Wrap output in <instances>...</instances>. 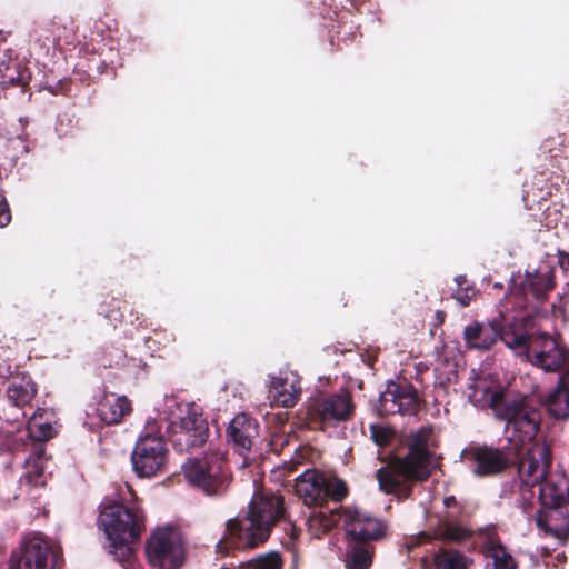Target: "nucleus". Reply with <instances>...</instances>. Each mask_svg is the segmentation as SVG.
Masks as SVG:
<instances>
[{
    "label": "nucleus",
    "mask_w": 569,
    "mask_h": 569,
    "mask_svg": "<svg viewBox=\"0 0 569 569\" xmlns=\"http://www.w3.org/2000/svg\"><path fill=\"white\" fill-rule=\"evenodd\" d=\"M437 569H467L468 560L456 550H440L435 556Z\"/></svg>",
    "instance_id": "c85d7f7f"
},
{
    "label": "nucleus",
    "mask_w": 569,
    "mask_h": 569,
    "mask_svg": "<svg viewBox=\"0 0 569 569\" xmlns=\"http://www.w3.org/2000/svg\"><path fill=\"white\" fill-rule=\"evenodd\" d=\"M168 449L160 437H139L131 453L133 471L141 478H150L162 470L167 462Z\"/></svg>",
    "instance_id": "f8f14e48"
},
{
    "label": "nucleus",
    "mask_w": 569,
    "mask_h": 569,
    "mask_svg": "<svg viewBox=\"0 0 569 569\" xmlns=\"http://www.w3.org/2000/svg\"><path fill=\"white\" fill-rule=\"evenodd\" d=\"M310 416L322 422L347 421L353 415V402L347 390L316 399L309 408Z\"/></svg>",
    "instance_id": "2eb2a0df"
},
{
    "label": "nucleus",
    "mask_w": 569,
    "mask_h": 569,
    "mask_svg": "<svg viewBox=\"0 0 569 569\" xmlns=\"http://www.w3.org/2000/svg\"><path fill=\"white\" fill-rule=\"evenodd\" d=\"M508 451L518 458V481L513 485L517 507L530 515L537 505L533 488L541 485L551 471V455L546 443L535 442L540 413L536 406L517 401L503 412Z\"/></svg>",
    "instance_id": "f257e3e1"
},
{
    "label": "nucleus",
    "mask_w": 569,
    "mask_h": 569,
    "mask_svg": "<svg viewBox=\"0 0 569 569\" xmlns=\"http://www.w3.org/2000/svg\"><path fill=\"white\" fill-rule=\"evenodd\" d=\"M9 63H6L4 60L0 62V76L3 78L4 81H8L9 83H21L22 78L20 76L14 77L13 74H7V71L9 70Z\"/></svg>",
    "instance_id": "e433bc0d"
},
{
    "label": "nucleus",
    "mask_w": 569,
    "mask_h": 569,
    "mask_svg": "<svg viewBox=\"0 0 569 569\" xmlns=\"http://www.w3.org/2000/svg\"><path fill=\"white\" fill-rule=\"evenodd\" d=\"M487 556L492 559L495 569H515L516 562L511 555L507 552L503 546L498 542L489 541Z\"/></svg>",
    "instance_id": "c756f323"
},
{
    "label": "nucleus",
    "mask_w": 569,
    "mask_h": 569,
    "mask_svg": "<svg viewBox=\"0 0 569 569\" xmlns=\"http://www.w3.org/2000/svg\"><path fill=\"white\" fill-rule=\"evenodd\" d=\"M510 328H519L517 325H510L500 330L495 322L473 321L463 329V340L469 349L488 350L502 335Z\"/></svg>",
    "instance_id": "6ab92c4d"
},
{
    "label": "nucleus",
    "mask_w": 569,
    "mask_h": 569,
    "mask_svg": "<svg viewBox=\"0 0 569 569\" xmlns=\"http://www.w3.org/2000/svg\"><path fill=\"white\" fill-rule=\"evenodd\" d=\"M283 515V501L276 495L254 493L247 516L227 522L224 539L239 548H253L264 542L271 528Z\"/></svg>",
    "instance_id": "20e7f679"
},
{
    "label": "nucleus",
    "mask_w": 569,
    "mask_h": 569,
    "mask_svg": "<svg viewBox=\"0 0 569 569\" xmlns=\"http://www.w3.org/2000/svg\"><path fill=\"white\" fill-rule=\"evenodd\" d=\"M456 513L439 515L438 523L433 530L437 539L446 542H461L470 536V531L458 523L453 522Z\"/></svg>",
    "instance_id": "a878e982"
},
{
    "label": "nucleus",
    "mask_w": 569,
    "mask_h": 569,
    "mask_svg": "<svg viewBox=\"0 0 569 569\" xmlns=\"http://www.w3.org/2000/svg\"><path fill=\"white\" fill-rule=\"evenodd\" d=\"M186 480L194 487L200 488L207 496L222 493L226 488V478L221 475V462L216 458L188 459L183 466Z\"/></svg>",
    "instance_id": "9b49d317"
},
{
    "label": "nucleus",
    "mask_w": 569,
    "mask_h": 569,
    "mask_svg": "<svg viewBox=\"0 0 569 569\" xmlns=\"http://www.w3.org/2000/svg\"><path fill=\"white\" fill-rule=\"evenodd\" d=\"M463 461L475 476H489L503 470L507 466V458L498 449L488 447H469L461 453Z\"/></svg>",
    "instance_id": "dca6fc26"
},
{
    "label": "nucleus",
    "mask_w": 569,
    "mask_h": 569,
    "mask_svg": "<svg viewBox=\"0 0 569 569\" xmlns=\"http://www.w3.org/2000/svg\"><path fill=\"white\" fill-rule=\"evenodd\" d=\"M94 410L101 422L116 425L131 411V403L126 396L110 395L106 396Z\"/></svg>",
    "instance_id": "5701e85b"
},
{
    "label": "nucleus",
    "mask_w": 569,
    "mask_h": 569,
    "mask_svg": "<svg viewBox=\"0 0 569 569\" xmlns=\"http://www.w3.org/2000/svg\"><path fill=\"white\" fill-rule=\"evenodd\" d=\"M431 430L421 428L408 439V455L393 460L389 466L377 470L380 490L401 496L407 480H425L437 467L435 456L429 450Z\"/></svg>",
    "instance_id": "7ed1b4c3"
},
{
    "label": "nucleus",
    "mask_w": 569,
    "mask_h": 569,
    "mask_svg": "<svg viewBox=\"0 0 569 569\" xmlns=\"http://www.w3.org/2000/svg\"><path fill=\"white\" fill-rule=\"evenodd\" d=\"M558 259L550 256L542 258L536 267L526 270L525 283L535 299H541L555 286V270Z\"/></svg>",
    "instance_id": "aec40b11"
},
{
    "label": "nucleus",
    "mask_w": 569,
    "mask_h": 569,
    "mask_svg": "<svg viewBox=\"0 0 569 569\" xmlns=\"http://www.w3.org/2000/svg\"><path fill=\"white\" fill-rule=\"evenodd\" d=\"M217 547H218L219 549H222V541H219V542H218V545H217Z\"/></svg>",
    "instance_id": "ea45409f"
},
{
    "label": "nucleus",
    "mask_w": 569,
    "mask_h": 569,
    "mask_svg": "<svg viewBox=\"0 0 569 569\" xmlns=\"http://www.w3.org/2000/svg\"><path fill=\"white\" fill-rule=\"evenodd\" d=\"M545 405L553 417H569V370L559 377L557 388L548 395Z\"/></svg>",
    "instance_id": "b1692460"
},
{
    "label": "nucleus",
    "mask_w": 569,
    "mask_h": 569,
    "mask_svg": "<svg viewBox=\"0 0 569 569\" xmlns=\"http://www.w3.org/2000/svg\"><path fill=\"white\" fill-rule=\"evenodd\" d=\"M343 525L346 533L358 541L378 539L383 532L380 520L359 509H348L345 512Z\"/></svg>",
    "instance_id": "a211bd4d"
},
{
    "label": "nucleus",
    "mask_w": 569,
    "mask_h": 569,
    "mask_svg": "<svg viewBox=\"0 0 569 569\" xmlns=\"http://www.w3.org/2000/svg\"><path fill=\"white\" fill-rule=\"evenodd\" d=\"M282 561L276 551L267 552L246 563L247 569H281Z\"/></svg>",
    "instance_id": "473e14b6"
},
{
    "label": "nucleus",
    "mask_w": 569,
    "mask_h": 569,
    "mask_svg": "<svg viewBox=\"0 0 569 569\" xmlns=\"http://www.w3.org/2000/svg\"><path fill=\"white\" fill-rule=\"evenodd\" d=\"M417 405V395L412 386L389 381L380 393L376 410L380 415L412 413Z\"/></svg>",
    "instance_id": "4468645a"
},
{
    "label": "nucleus",
    "mask_w": 569,
    "mask_h": 569,
    "mask_svg": "<svg viewBox=\"0 0 569 569\" xmlns=\"http://www.w3.org/2000/svg\"><path fill=\"white\" fill-rule=\"evenodd\" d=\"M11 221L9 206L3 194L0 193V228L8 226Z\"/></svg>",
    "instance_id": "c9c22d12"
},
{
    "label": "nucleus",
    "mask_w": 569,
    "mask_h": 569,
    "mask_svg": "<svg viewBox=\"0 0 569 569\" xmlns=\"http://www.w3.org/2000/svg\"><path fill=\"white\" fill-rule=\"evenodd\" d=\"M558 264L565 270V272L569 273V253L559 251L558 254Z\"/></svg>",
    "instance_id": "58836bf2"
},
{
    "label": "nucleus",
    "mask_w": 569,
    "mask_h": 569,
    "mask_svg": "<svg viewBox=\"0 0 569 569\" xmlns=\"http://www.w3.org/2000/svg\"><path fill=\"white\" fill-rule=\"evenodd\" d=\"M568 503L569 477L561 471H553L540 485L537 505L526 516L535 518L539 528L565 541L569 537V519L557 509Z\"/></svg>",
    "instance_id": "39448f33"
},
{
    "label": "nucleus",
    "mask_w": 569,
    "mask_h": 569,
    "mask_svg": "<svg viewBox=\"0 0 569 569\" xmlns=\"http://www.w3.org/2000/svg\"><path fill=\"white\" fill-rule=\"evenodd\" d=\"M339 516L333 511H312L307 519V529L312 538L319 539L338 522Z\"/></svg>",
    "instance_id": "bb28decb"
},
{
    "label": "nucleus",
    "mask_w": 569,
    "mask_h": 569,
    "mask_svg": "<svg viewBox=\"0 0 569 569\" xmlns=\"http://www.w3.org/2000/svg\"><path fill=\"white\" fill-rule=\"evenodd\" d=\"M347 493L348 489L343 480L339 478L327 479L325 477L323 500L326 498H331L332 500L340 501L347 496Z\"/></svg>",
    "instance_id": "72a5a7b5"
},
{
    "label": "nucleus",
    "mask_w": 569,
    "mask_h": 569,
    "mask_svg": "<svg viewBox=\"0 0 569 569\" xmlns=\"http://www.w3.org/2000/svg\"><path fill=\"white\" fill-rule=\"evenodd\" d=\"M269 392L276 405L291 408L300 398V379L295 372H280L270 378Z\"/></svg>",
    "instance_id": "412c9836"
},
{
    "label": "nucleus",
    "mask_w": 569,
    "mask_h": 569,
    "mask_svg": "<svg viewBox=\"0 0 569 569\" xmlns=\"http://www.w3.org/2000/svg\"><path fill=\"white\" fill-rule=\"evenodd\" d=\"M44 409H37L30 418L28 425L19 429V439L36 440L32 453L26 459L24 473L19 480L20 495L26 498H33L34 491L40 489L46 483L44 478V463H46V449L42 441L48 440L56 433L54 427L49 421H41Z\"/></svg>",
    "instance_id": "0eeeda50"
},
{
    "label": "nucleus",
    "mask_w": 569,
    "mask_h": 569,
    "mask_svg": "<svg viewBox=\"0 0 569 569\" xmlns=\"http://www.w3.org/2000/svg\"><path fill=\"white\" fill-rule=\"evenodd\" d=\"M370 438L377 446L383 447L393 438V430L386 425H370Z\"/></svg>",
    "instance_id": "f704fd0d"
},
{
    "label": "nucleus",
    "mask_w": 569,
    "mask_h": 569,
    "mask_svg": "<svg viewBox=\"0 0 569 569\" xmlns=\"http://www.w3.org/2000/svg\"><path fill=\"white\" fill-rule=\"evenodd\" d=\"M228 437L234 450L242 457L241 467L249 465V453L258 438V425L246 413H238L230 421Z\"/></svg>",
    "instance_id": "f3484780"
},
{
    "label": "nucleus",
    "mask_w": 569,
    "mask_h": 569,
    "mask_svg": "<svg viewBox=\"0 0 569 569\" xmlns=\"http://www.w3.org/2000/svg\"><path fill=\"white\" fill-rule=\"evenodd\" d=\"M457 289L453 292V298L461 307H467L476 297L477 291L472 284L467 281L466 276L459 274L455 278Z\"/></svg>",
    "instance_id": "2f4dec72"
},
{
    "label": "nucleus",
    "mask_w": 569,
    "mask_h": 569,
    "mask_svg": "<svg viewBox=\"0 0 569 569\" xmlns=\"http://www.w3.org/2000/svg\"><path fill=\"white\" fill-rule=\"evenodd\" d=\"M207 432L208 425L199 406L176 403L170 410L167 433L176 450L183 452L201 446Z\"/></svg>",
    "instance_id": "6e6552de"
},
{
    "label": "nucleus",
    "mask_w": 569,
    "mask_h": 569,
    "mask_svg": "<svg viewBox=\"0 0 569 569\" xmlns=\"http://www.w3.org/2000/svg\"><path fill=\"white\" fill-rule=\"evenodd\" d=\"M150 563L160 569H179L184 561L180 532L171 526L157 527L146 543Z\"/></svg>",
    "instance_id": "1a4fd4ad"
},
{
    "label": "nucleus",
    "mask_w": 569,
    "mask_h": 569,
    "mask_svg": "<svg viewBox=\"0 0 569 569\" xmlns=\"http://www.w3.org/2000/svg\"><path fill=\"white\" fill-rule=\"evenodd\" d=\"M471 382L467 386V396L470 402L478 408H492L500 419L505 420L503 412L506 408L517 401L525 402L527 406H535L528 397L521 396L509 399L501 386H496L487 377L473 376Z\"/></svg>",
    "instance_id": "9d476101"
},
{
    "label": "nucleus",
    "mask_w": 569,
    "mask_h": 569,
    "mask_svg": "<svg viewBox=\"0 0 569 569\" xmlns=\"http://www.w3.org/2000/svg\"><path fill=\"white\" fill-rule=\"evenodd\" d=\"M60 562L59 548L40 536H33L23 542L22 553L11 569H59Z\"/></svg>",
    "instance_id": "ddd939ff"
},
{
    "label": "nucleus",
    "mask_w": 569,
    "mask_h": 569,
    "mask_svg": "<svg viewBox=\"0 0 569 569\" xmlns=\"http://www.w3.org/2000/svg\"><path fill=\"white\" fill-rule=\"evenodd\" d=\"M23 426L0 428V447L9 451L20 450L27 446L29 440L19 439V429Z\"/></svg>",
    "instance_id": "7c9ffc66"
},
{
    "label": "nucleus",
    "mask_w": 569,
    "mask_h": 569,
    "mask_svg": "<svg viewBox=\"0 0 569 569\" xmlns=\"http://www.w3.org/2000/svg\"><path fill=\"white\" fill-rule=\"evenodd\" d=\"M372 547L353 546L346 553L345 567L347 569H369L372 563Z\"/></svg>",
    "instance_id": "cd10ccee"
},
{
    "label": "nucleus",
    "mask_w": 569,
    "mask_h": 569,
    "mask_svg": "<svg viewBox=\"0 0 569 569\" xmlns=\"http://www.w3.org/2000/svg\"><path fill=\"white\" fill-rule=\"evenodd\" d=\"M442 503L443 507L447 509V511L443 515L455 512L457 517L460 513V507L458 506V502L453 496L446 497Z\"/></svg>",
    "instance_id": "4c0bfd02"
},
{
    "label": "nucleus",
    "mask_w": 569,
    "mask_h": 569,
    "mask_svg": "<svg viewBox=\"0 0 569 569\" xmlns=\"http://www.w3.org/2000/svg\"><path fill=\"white\" fill-rule=\"evenodd\" d=\"M295 489L305 505H315L323 500L325 476L317 470H305L296 478Z\"/></svg>",
    "instance_id": "4be33fe9"
},
{
    "label": "nucleus",
    "mask_w": 569,
    "mask_h": 569,
    "mask_svg": "<svg viewBox=\"0 0 569 569\" xmlns=\"http://www.w3.org/2000/svg\"><path fill=\"white\" fill-rule=\"evenodd\" d=\"M503 343L518 357L545 371H557L569 360V350L547 333H526L510 328L502 335Z\"/></svg>",
    "instance_id": "423d86ee"
},
{
    "label": "nucleus",
    "mask_w": 569,
    "mask_h": 569,
    "mask_svg": "<svg viewBox=\"0 0 569 569\" xmlns=\"http://www.w3.org/2000/svg\"><path fill=\"white\" fill-rule=\"evenodd\" d=\"M96 427H97V426H96V425H93V423H92V425H90V429H93V428H96Z\"/></svg>",
    "instance_id": "a19ab883"
},
{
    "label": "nucleus",
    "mask_w": 569,
    "mask_h": 569,
    "mask_svg": "<svg viewBox=\"0 0 569 569\" xmlns=\"http://www.w3.org/2000/svg\"><path fill=\"white\" fill-rule=\"evenodd\" d=\"M144 512L138 507L118 502L101 505L98 527L106 536V548L124 569H133L131 543L139 539L144 528Z\"/></svg>",
    "instance_id": "f03ea898"
},
{
    "label": "nucleus",
    "mask_w": 569,
    "mask_h": 569,
    "mask_svg": "<svg viewBox=\"0 0 569 569\" xmlns=\"http://www.w3.org/2000/svg\"><path fill=\"white\" fill-rule=\"evenodd\" d=\"M36 393V385L27 375L14 377L7 388V398L9 402L18 409L29 405Z\"/></svg>",
    "instance_id": "393cba45"
}]
</instances>
